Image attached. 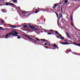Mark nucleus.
<instances>
[{
    "mask_svg": "<svg viewBox=\"0 0 80 80\" xmlns=\"http://www.w3.org/2000/svg\"><path fill=\"white\" fill-rule=\"evenodd\" d=\"M12 1L13 3H16V2H17V0H12Z\"/></svg>",
    "mask_w": 80,
    "mask_h": 80,
    "instance_id": "obj_18",
    "label": "nucleus"
},
{
    "mask_svg": "<svg viewBox=\"0 0 80 80\" xmlns=\"http://www.w3.org/2000/svg\"><path fill=\"white\" fill-rule=\"evenodd\" d=\"M28 12V13H29V12Z\"/></svg>",
    "mask_w": 80,
    "mask_h": 80,
    "instance_id": "obj_50",
    "label": "nucleus"
},
{
    "mask_svg": "<svg viewBox=\"0 0 80 80\" xmlns=\"http://www.w3.org/2000/svg\"><path fill=\"white\" fill-rule=\"evenodd\" d=\"M36 39L37 40H38V41H40V39H38V38H36Z\"/></svg>",
    "mask_w": 80,
    "mask_h": 80,
    "instance_id": "obj_26",
    "label": "nucleus"
},
{
    "mask_svg": "<svg viewBox=\"0 0 80 80\" xmlns=\"http://www.w3.org/2000/svg\"><path fill=\"white\" fill-rule=\"evenodd\" d=\"M71 24L72 27H75V26L74 25V24H73V22H71Z\"/></svg>",
    "mask_w": 80,
    "mask_h": 80,
    "instance_id": "obj_13",
    "label": "nucleus"
},
{
    "mask_svg": "<svg viewBox=\"0 0 80 80\" xmlns=\"http://www.w3.org/2000/svg\"><path fill=\"white\" fill-rule=\"evenodd\" d=\"M67 52H69V49H67Z\"/></svg>",
    "mask_w": 80,
    "mask_h": 80,
    "instance_id": "obj_33",
    "label": "nucleus"
},
{
    "mask_svg": "<svg viewBox=\"0 0 80 80\" xmlns=\"http://www.w3.org/2000/svg\"><path fill=\"white\" fill-rule=\"evenodd\" d=\"M25 24H26L27 25H28V26H29V27H30L31 28V29H33V30H34V31H38V29H35V27L34 26H32L28 24L27 23H25L24 25H25Z\"/></svg>",
    "mask_w": 80,
    "mask_h": 80,
    "instance_id": "obj_3",
    "label": "nucleus"
},
{
    "mask_svg": "<svg viewBox=\"0 0 80 80\" xmlns=\"http://www.w3.org/2000/svg\"><path fill=\"white\" fill-rule=\"evenodd\" d=\"M57 38H60V37H58V36H57Z\"/></svg>",
    "mask_w": 80,
    "mask_h": 80,
    "instance_id": "obj_39",
    "label": "nucleus"
},
{
    "mask_svg": "<svg viewBox=\"0 0 80 80\" xmlns=\"http://www.w3.org/2000/svg\"><path fill=\"white\" fill-rule=\"evenodd\" d=\"M58 20L57 21V24L58 25H59V23H60V22H59V21H58Z\"/></svg>",
    "mask_w": 80,
    "mask_h": 80,
    "instance_id": "obj_24",
    "label": "nucleus"
},
{
    "mask_svg": "<svg viewBox=\"0 0 80 80\" xmlns=\"http://www.w3.org/2000/svg\"><path fill=\"white\" fill-rule=\"evenodd\" d=\"M64 1V0H63V1H62L61 2L62 3V2H63V1Z\"/></svg>",
    "mask_w": 80,
    "mask_h": 80,
    "instance_id": "obj_45",
    "label": "nucleus"
},
{
    "mask_svg": "<svg viewBox=\"0 0 80 80\" xmlns=\"http://www.w3.org/2000/svg\"><path fill=\"white\" fill-rule=\"evenodd\" d=\"M58 5V3L54 4V6L52 7V8H57V7Z\"/></svg>",
    "mask_w": 80,
    "mask_h": 80,
    "instance_id": "obj_10",
    "label": "nucleus"
},
{
    "mask_svg": "<svg viewBox=\"0 0 80 80\" xmlns=\"http://www.w3.org/2000/svg\"><path fill=\"white\" fill-rule=\"evenodd\" d=\"M6 5H7V6L10 5V3L7 2V3H6Z\"/></svg>",
    "mask_w": 80,
    "mask_h": 80,
    "instance_id": "obj_21",
    "label": "nucleus"
},
{
    "mask_svg": "<svg viewBox=\"0 0 80 80\" xmlns=\"http://www.w3.org/2000/svg\"><path fill=\"white\" fill-rule=\"evenodd\" d=\"M52 35H55V33H54L53 34H52Z\"/></svg>",
    "mask_w": 80,
    "mask_h": 80,
    "instance_id": "obj_44",
    "label": "nucleus"
},
{
    "mask_svg": "<svg viewBox=\"0 0 80 80\" xmlns=\"http://www.w3.org/2000/svg\"><path fill=\"white\" fill-rule=\"evenodd\" d=\"M22 27V26H20L19 25H15V26L12 25L11 26V28H18V27Z\"/></svg>",
    "mask_w": 80,
    "mask_h": 80,
    "instance_id": "obj_5",
    "label": "nucleus"
},
{
    "mask_svg": "<svg viewBox=\"0 0 80 80\" xmlns=\"http://www.w3.org/2000/svg\"><path fill=\"white\" fill-rule=\"evenodd\" d=\"M60 42H59V43H60Z\"/></svg>",
    "mask_w": 80,
    "mask_h": 80,
    "instance_id": "obj_54",
    "label": "nucleus"
},
{
    "mask_svg": "<svg viewBox=\"0 0 80 80\" xmlns=\"http://www.w3.org/2000/svg\"><path fill=\"white\" fill-rule=\"evenodd\" d=\"M57 12H59V11H57Z\"/></svg>",
    "mask_w": 80,
    "mask_h": 80,
    "instance_id": "obj_49",
    "label": "nucleus"
},
{
    "mask_svg": "<svg viewBox=\"0 0 80 80\" xmlns=\"http://www.w3.org/2000/svg\"><path fill=\"white\" fill-rule=\"evenodd\" d=\"M43 10L44 12H45V11H47V9H43V8H39L38 9V10H37L35 12V13H37L39 11H42Z\"/></svg>",
    "mask_w": 80,
    "mask_h": 80,
    "instance_id": "obj_4",
    "label": "nucleus"
},
{
    "mask_svg": "<svg viewBox=\"0 0 80 80\" xmlns=\"http://www.w3.org/2000/svg\"><path fill=\"white\" fill-rule=\"evenodd\" d=\"M79 42H80V40L79 41Z\"/></svg>",
    "mask_w": 80,
    "mask_h": 80,
    "instance_id": "obj_56",
    "label": "nucleus"
},
{
    "mask_svg": "<svg viewBox=\"0 0 80 80\" xmlns=\"http://www.w3.org/2000/svg\"><path fill=\"white\" fill-rule=\"evenodd\" d=\"M56 48H55L53 49V50H55Z\"/></svg>",
    "mask_w": 80,
    "mask_h": 80,
    "instance_id": "obj_48",
    "label": "nucleus"
},
{
    "mask_svg": "<svg viewBox=\"0 0 80 80\" xmlns=\"http://www.w3.org/2000/svg\"><path fill=\"white\" fill-rule=\"evenodd\" d=\"M62 2H60V3H59V5H61V4H62Z\"/></svg>",
    "mask_w": 80,
    "mask_h": 80,
    "instance_id": "obj_42",
    "label": "nucleus"
},
{
    "mask_svg": "<svg viewBox=\"0 0 80 80\" xmlns=\"http://www.w3.org/2000/svg\"><path fill=\"white\" fill-rule=\"evenodd\" d=\"M69 52H72V50H70V49H69Z\"/></svg>",
    "mask_w": 80,
    "mask_h": 80,
    "instance_id": "obj_32",
    "label": "nucleus"
},
{
    "mask_svg": "<svg viewBox=\"0 0 80 80\" xmlns=\"http://www.w3.org/2000/svg\"><path fill=\"white\" fill-rule=\"evenodd\" d=\"M60 43L62 44V45H69L70 44H71V43H69L68 42H60Z\"/></svg>",
    "mask_w": 80,
    "mask_h": 80,
    "instance_id": "obj_7",
    "label": "nucleus"
},
{
    "mask_svg": "<svg viewBox=\"0 0 80 80\" xmlns=\"http://www.w3.org/2000/svg\"><path fill=\"white\" fill-rule=\"evenodd\" d=\"M70 20L71 21V22H73V16H71V17Z\"/></svg>",
    "mask_w": 80,
    "mask_h": 80,
    "instance_id": "obj_14",
    "label": "nucleus"
},
{
    "mask_svg": "<svg viewBox=\"0 0 80 80\" xmlns=\"http://www.w3.org/2000/svg\"><path fill=\"white\" fill-rule=\"evenodd\" d=\"M59 17H60V18L59 19H60V18H62V17H63V16H62V14L61 13H59Z\"/></svg>",
    "mask_w": 80,
    "mask_h": 80,
    "instance_id": "obj_12",
    "label": "nucleus"
},
{
    "mask_svg": "<svg viewBox=\"0 0 80 80\" xmlns=\"http://www.w3.org/2000/svg\"><path fill=\"white\" fill-rule=\"evenodd\" d=\"M78 30H79V31H80V29H77Z\"/></svg>",
    "mask_w": 80,
    "mask_h": 80,
    "instance_id": "obj_46",
    "label": "nucleus"
},
{
    "mask_svg": "<svg viewBox=\"0 0 80 80\" xmlns=\"http://www.w3.org/2000/svg\"><path fill=\"white\" fill-rule=\"evenodd\" d=\"M67 37L68 38H71V37H70V36L69 35V34H67Z\"/></svg>",
    "mask_w": 80,
    "mask_h": 80,
    "instance_id": "obj_16",
    "label": "nucleus"
},
{
    "mask_svg": "<svg viewBox=\"0 0 80 80\" xmlns=\"http://www.w3.org/2000/svg\"><path fill=\"white\" fill-rule=\"evenodd\" d=\"M54 12L56 13L57 17L58 18V20H60V17H59V16L58 15V13L56 12L55 11H54Z\"/></svg>",
    "mask_w": 80,
    "mask_h": 80,
    "instance_id": "obj_9",
    "label": "nucleus"
},
{
    "mask_svg": "<svg viewBox=\"0 0 80 80\" xmlns=\"http://www.w3.org/2000/svg\"><path fill=\"white\" fill-rule=\"evenodd\" d=\"M31 37H33V38H35V36H31Z\"/></svg>",
    "mask_w": 80,
    "mask_h": 80,
    "instance_id": "obj_38",
    "label": "nucleus"
},
{
    "mask_svg": "<svg viewBox=\"0 0 80 80\" xmlns=\"http://www.w3.org/2000/svg\"><path fill=\"white\" fill-rule=\"evenodd\" d=\"M1 22L2 23H4V21L3 20H1Z\"/></svg>",
    "mask_w": 80,
    "mask_h": 80,
    "instance_id": "obj_29",
    "label": "nucleus"
},
{
    "mask_svg": "<svg viewBox=\"0 0 80 80\" xmlns=\"http://www.w3.org/2000/svg\"><path fill=\"white\" fill-rule=\"evenodd\" d=\"M12 32H9V33L6 35L5 36V37H6V38H7V37H8V36L9 37H10V36H12Z\"/></svg>",
    "mask_w": 80,
    "mask_h": 80,
    "instance_id": "obj_8",
    "label": "nucleus"
},
{
    "mask_svg": "<svg viewBox=\"0 0 80 80\" xmlns=\"http://www.w3.org/2000/svg\"><path fill=\"white\" fill-rule=\"evenodd\" d=\"M9 5H12V6H13V5H14V4H13V3H10Z\"/></svg>",
    "mask_w": 80,
    "mask_h": 80,
    "instance_id": "obj_23",
    "label": "nucleus"
},
{
    "mask_svg": "<svg viewBox=\"0 0 80 80\" xmlns=\"http://www.w3.org/2000/svg\"><path fill=\"white\" fill-rule=\"evenodd\" d=\"M64 41L65 42H68V40H65Z\"/></svg>",
    "mask_w": 80,
    "mask_h": 80,
    "instance_id": "obj_41",
    "label": "nucleus"
},
{
    "mask_svg": "<svg viewBox=\"0 0 80 80\" xmlns=\"http://www.w3.org/2000/svg\"><path fill=\"white\" fill-rule=\"evenodd\" d=\"M21 38V37H20V36H18L17 37V38H18V39H20Z\"/></svg>",
    "mask_w": 80,
    "mask_h": 80,
    "instance_id": "obj_28",
    "label": "nucleus"
},
{
    "mask_svg": "<svg viewBox=\"0 0 80 80\" xmlns=\"http://www.w3.org/2000/svg\"><path fill=\"white\" fill-rule=\"evenodd\" d=\"M54 32H55V33L57 35H58V34H59V33L57 31H54Z\"/></svg>",
    "mask_w": 80,
    "mask_h": 80,
    "instance_id": "obj_15",
    "label": "nucleus"
},
{
    "mask_svg": "<svg viewBox=\"0 0 80 80\" xmlns=\"http://www.w3.org/2000/svg\"><path fill=\"white\" fill-rule=\"evenodd\" d=\"M53 46L54 47H55V48H57V49H58V48H58V46L56 45V44L55 43L53 44Z\"/></svg>",
    "mask_w": 80,
    "mask_h": 80,
    "instance_id": "obj_11",
    "label": "nucleus"
},
{
    "mask_svg": "<svg viewBox=\"0 0 80 80\" xmlns=\"http://www.w3.org/2000/svg\"><path fill=\"white\" fill-rule=\"evenodd\" d=\"M65 20H64V21H65H65Z\"/></svg>",
    "mask_w": 80,
    "mask_h": 80,
    "instance_id": "obj_51",
    "label": "nucleus"
},
{
    "mask_svg": "<svg viewBox=\"0 0 80 80\" xmlns=\"http://www.w3.org/2000/svg\"><path fill=\"white\" fill-rule=\"evenodd\" d=\"M34 9H35V8H34L33 9V10H34Z\"/></svg>",
    "mask_w": 80,
    "mask_h": 80,
    "instance_id": "obj_53",
    "label": "nucleus"
},
{
    "mask_svg": "<svg viewBox=\"0 0 80 80\" xmlns=\"http://www.w3.org/2000/svg\"><path fill=\"white\" fill-rule=\"evenodd\" d=\"M54 31H53V30H51L50 32H54Z\"/></svg>",
    "mask_w": 80,
    "mask_h": 80,
    "instance_id": "obj_37",
    "label": "nucleus"
},
{
    "mask_svg": "<svg viewBox=\"0 0 80 80\" xmlns=\"http://www.w3.org/2000/svg\"><path fill=\"white\" fill-rule=\"evenodd\" d=\"M63 9L62 8H61V13H63Z\"/></svg>",
    "mask_w": 80,
    "mask_h": 80,
    "instance_id": "obj_22",
    "label": "nucleus"
},
{
    "mask_svg": "<svg viewBox=\"0 0 80 80\" xmlns=\"http://www.w3.org/2000/svg\"><path fill=\"white\" fill-rule=\"evenodd\" d=\"M42 41H46V42H48V41H47V40H46L45 39H41Z\"/></svg>",
    "mask_w": 80,
    "mask_h": 80,
    "instance_id": "obj_17",
    "label": "nucleus"
},
{
    "mask_svg": "<svg viewBox=\"0 0 80 80\" xmlns=\"http://www.w3.org/2000/svg\"><path fill=\"white\" fill-rule=\"evenodd\" d=\"M11 33L12 35L13 36H15V37H18V33L17 32H15L13 30L11 31Z\"/></svg>",
    "mask_w": 80,
    "mask_h": 80,
    "instance_id": "obj_1",
    "label": "nucleus"
},
{
    "mask_svg": "<svg viewBox=\"0 0 80 80\" xmlns=\"http://www.w3.org/2000/svg\"><path fill=\"white\" fill-rule=\"evenodd\" d=\"M48 35H52V33H48Z\"/></svg>",
    "mask_w": 80,
    "mask_h": 80,
    "instance_id": "obj_30",
    "label": "nucleus"
},
{
    "mask_svg": "<svg viewBox=\"0 0 80 80\" xmlns=\"http://www.w3.org/2000/svg\"><path fill=\"white\" fill-rule=\"evenodd\" d=\"M1 3V2H0V3Z\"/></svg>",
    "mask_w": 80,
    "mask_h": 80,
    "instance_id": "obj_55",
    "label": "nucleus"
},
{
    "mask_svg": "<svg viewBox=\"0 0 80 80\" xmlns=\"http://www.w3.org/2000/svg\"><path fill=\"white\" fill-rule=\"evenodd\" d=\"M28 27V26L27 25H24L23 26L24 28H25L26 27Z\"/></svg>",
    "mask_w": 80,
    "mask_h": 80,
    "instance_id": "obj_25",
    "label": "nucleus"
},
{
    "mask_svg": "<svg viewBox=\"0 0 80 80\" xmlns=\"http://www.w3.org/2000/svg\"><path fill=\"white\" fill-rule=\"evenodd\" d=\"M46 48L47 49V48H48V47H47Z\"/></svg>",
    "mask_w": 80,
    "mask_h": 80,
    "instance_id": "obj_47",
    "label": "nucleus"
},
{
    "mask_svg": "<svg viewBox=\"0 0 80 80\" xmlns=\"http://www.w3.org/2000/svg\"><path fill=\"white\" fill-rule=\"evenodd\" d=\"M68 1L67 0H65L64 3L65 4H67L68 3Z\"/></svg>",
    "mask_w": 80,
    "mask_h": 80,
    "instance_id": "obj_19",
    "label": "nucleus"
},
{
    "mask_svg": "<svg viewBox=\"0 0 80 80\" xmlns=\"http://www.w3.org/2000/svg\"><path fill=\"white\" fill-rule=\"evenodd\" d=\"M47 45V43H44V45Z\"/></svg>",
    "mask_w": 80,
    "mask_h": 80,
    "instance_id": "obj_35",
    "label": "nucleus"
},
{
    "mask_svg": "<svg viewBox=\"0 0 80 80\" xmlns=\"http://www.w3.org/2000/svg\"><path fill=\"white\" fill-rule=\"evenodd\" d=\"M3 28L2 27H0V30H1Z\"/></svg>",
    "mask_w": 80,
    "mask_h": 80,
    "instance_id": "obj_34",
    "label": "nucleus"
},
{
    "mask_svg": "<svg viewBox=\"0 0 80 80\" xmlns=\"http://www.w3.org/2000/svg\"><path fill=\"white\" fill-rule=\"evenodd\" d=\"M19 9H20V7H19Z\"/></svg>",
    "mask_w": 80,
    "mask_h": 80,
    "instance_id": "obj_52",
    "label": "nucleus"
},
{
    "mask_svg": "<svg viewBox=\"0 0 80 80\" xmlns=\"http://www.w3.org/2000/svg\"><path fill=\"white\" fill-rule=\"evenodd\" d=\"M74 27H75V28H76V29H77H77H77V28H76V27H75V26H74Z\"/></svg>",
    "mask_w": 80,
    "mask_h": 80,
    "instance_id": "obj_43",
    "label": "nucleus"
},
{
    "mask_svg": "<svg viewBox=\"0 0 80 80\" xmlns=\"http://www.w3.org/2000/svg\"><path fill=\"white\" fill-rule=\"evenodd\" d=\"M24 36H25V37H26V38H28L29 39H30V40H32L31 41V42H35V43H37V40H35V39H31V38H30V37L29 36H28L27 35H25Z\"/></svg>",
    "mask_w": 80,
    "mask_h": 80,
    "instance_id": "obj_2",
    "label": "nucleus"
},
{
    "mask_svg": "<svg viewBox=\"0 0 80 80\" xmlns=\"http://www.w3.org/2000/svg\"><path fill=\"white\" fill-rule=\"evenodd\" d=\"M61 38L62 40H63L64 39V38H63V37H61Z\"/></svg>",
    "mask_w": 80,
    "mask_h": 80,
    "instance_id": "obj_31",
    "label": "nucleus"
},
{
    "mask_svg": "<svg viewBox=\"0 0 80 80\" xmlns=\"http://www.w3.org/2000/svg\"><path fill=\"white\" fill-rule=\"evenodd\" d=\"M2 11L3 13H5V12H6V11H5V10L4 9H2Z\"/></svg>",
    "mask_w": 80,
    "mask_h": 80,
    "instance_id": "obj_20",
    "label": "nucleus"
},
{
    "mask_svg": "<svg viewBox=\"0 0 80 80\" xmlns=\"http://www.w3.org/2000/svg\"><path fill=\"white\" fill-rule=\"evenodd\" d=\"M32 13L33 12H32L31 13L28 14V15H27V12L25 11H22V13L23 14V15H24V14H25V15H31V14H32Z\"/></svg>",
    "mask_w": 80,
    "mask_h": 80,
    "instance_id": "obj_6",
    "label": "nucleus"
},
{
    "mask_svg": "<svg viewBox=\"0 0 80 80\" xmlns=\"http://www.w3.org/2000/svg\"><path fill=\"white\" fill-rule=\"evenodd\" d=\"M58 35L59 37H62V36L61 34H59Z\"/></svg>",
    "mask_w": 80,
    "mask_h": 80,
    "instance_id": "obj_27",
    "label": "nucleus"
},
{
    "mask_svg": "<svg viewBox=\"0 0 80 80\" xmlns=\"http://www.w3.org/2000/svg\"><path fill=\"white\" fill-rule=\"evenodd\" d=\"M66 34L67 35L68 34V33L67 32H66Z\"/></svg>",
    "mask_w": 80,
    "mask_h": 80,
    "instance_id": "obj_36",
    "label": "nucleus"
},
{
    "mask_svg": "<svg viewBox=\"0 0 80 80\" xmlns=\"http://www.w3.org/2000/svg\"><path fill=\"white\" fill-rule=\"evenodd\" d=\"M48 45H49V46H51V44H49Z\"/></svg>",
    "mask_w": 80,
    "mask_h": 80,
    "instance_id": "obj_40",
    "label": "nucleus"
}]
</instances>
